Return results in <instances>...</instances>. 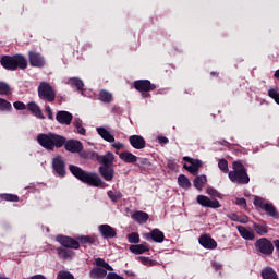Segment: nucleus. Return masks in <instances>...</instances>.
Returning <instances> with one entry per match:
<instances>
[{
    "label": "nucleus",
    "instance_id": "obj_1",
    "mask_svg": "<svg viewBox=\"0 0 279 279\" xmlns=\"http://www.w3.org/2000/svg\"><path fill=\"white\" fill-rule=\"evenodd\" d=\"M71 173L77 178V180H81V182H84L85 184H88L89 186H100V189H106L108 184L99 178V174L93 173V172H86L82 168L71 165L70 166Z\"/></svg>",
    "mask_w": 279,
    "mask_h": 279
},
{
    "label": "nucleus",
    "instance_id": "obj_2",
    "mask_svg": "<svg viewBox=\"0 0 279 279\" xmlns=\"http://www.w3.org/2000/svg\"><path fill=\"white\" fill-rule=\"evenodd\" d=\"M37 142L41 147H44V149L53 151L56 147L60 148L64 146V143H66V137L58 135L56 133H41L37 136Z\"/></svg>",
    "mask_w": 279,
    "mask_h": 279
},
{
    "label": "nucleus",
    "instance_id": "obj_3",
    "mask_svg": "<svg viewBox=\"0 0 279 279\" xmlns=\"http://www.w3.org/2000/svg\"><path fill=\"white\" fill-rule=\"evenodd\" d=\"M3 69L8 71H16L17 69L25 70L27 69V59L22 54H15L13 57L4 56L0 60Z\"/></svg>",
    "mask_w": 279,
    "mask_h": 279
},
{
    "label": "nucleus",
    "instance_id": "obj_4",
    "mask_svg": "<svg viewBox=\"0 0 279 279\" xmlns=\"http://www.w3.org/2000/svg\"><path fill=\"white\" fill-rule=\"evenodd\" d=\"M233 170L229 172V180L235 184H250V175H247V170L241 161H234Z\"/></svg>",
    "mask_w": 279,
    "mask_h": 279
},
{
    "label": "nucleus",
    "instance_id": "obj_5",
    "mask_svg": "<svg viewBox=\"0 0 279 279\" xmlns=\"http://www.w3.org/2000/svg\"><path fill=\"white\" fill-rule=\"evenodd\" d=\"M38 97L41 99V101L53 104L56 101V90L51 84L41 82L38 86Z\"/></svg>",
    "mask_w": 279,
    "mask_h": 279
},
{
    "label": "nucleus",
    "instance_id": "obj_6",
    "mask_svg": "<svg viewBox=\"0 0 279 279\" xmlns=\"http://www.w3.org/2000/svg\"><path fill=\"white\" fill-rule=\"evenodd\" d=\"M134 88L135 90H138L142 93V97L144 99H147V97H150V90H156V86L151 84L149 80H140L134 82Z\"/></svg>",
    "mask_w": 279,
    "mask_h": 279
},
{
    "label": "nucleus",
    "instance_id": "obj_7",
    "mask_svg": "<svg viewBox=\"0 0 279 279\" xmlns=\"http://www.w3.org/2000/svg\"><path fill=\"white\" fill-rule=\"evenodd\" d=\"M255 247L262 254H272L274 253V244L267 238H262L255 242Z\"/></svg>",
    "mask_w": 279,
    "mask_h": 279
},
{
    "label": "nucleus",
    "instance_id": "obj_8",
    "mask_svg": "<svg viewBox=\"0 0 279 279\" xmlns=\"http://www.w3.org/2000/svg\"><path fill=\"white\" fill-rule=\"evenodd\" d=\"M197 204L203 206L204 208H221V204L217 199H210L208 196L198 195L196 197Z\"/></svg>",
    "mask_w": 279,
    "mask_h": 279
},
{
    "label": "nucleus",
    "instance_id": "obj_9",
    "mask_svg": "<svg viewBox=\"0 0 279 279\" xmlns=\"http://www.w3.org/2000/svg\"><path fill=\"white\" fill-rule=\"evenodd\" d=\"M57 241L60 243V245H63V247H69L70 250H80V242L73 238L58 235Z\"/></svg>",
    "mask_w": 279,
    "mask_h": 279
},
{
    "label": "nucleus",
    "instance_id": "obj_10",
    "mask_svg": "<svg viewBox=\"0 0 279 279\" xmlns=\"http://www.w3.org/2000/svg\"><path fill=\"white\" fill-rule=\"evenodd\" d=\"M183 160L185 162H189V165H184V169L192 173V175H197V172L199 171V167H202V162L199 160H193L191 157H184Z\"/></svg>",
    "mask_w": 279,
    "mask_h": 279
},
{
    "label": "nucleus",
    "instance_id": "obj_11",
    "mask_svg": "<svg viewBox=\"0 0 279 279\" xmlns=\"http://www.w3.org/2000/svg\"><path fill=\"white\" fill-rule=\"evenodd\" d=\"M65 150L71 151V154H80L82 149H84V146L82 145V142L76 140H70L65 142L64 144Z\"/></svg>",
    "mask_w": 279,
    "mask_h": 279
},
{
    "label": "nucleus",
    "instance_id": "obj_12",
    "mask_svg": "<svg viewBox=\"0 0 279 279\" xmlns=\"http://www.w3.org/2000/svg\"><path fill=\"white\" fill-rule=\"evenodd\" d=\"M98 232L101 234L102 239H114V236H117V229L110 227V225H100Z\"/></svg>",
    "mask_w": 279,
    "mask_h": 279
},
{
    "label": "nucleus",
    "instance_id": "obj_13",
    "mask_svg": "<svg viewBox=\"0 0 279 279\" xmlns=\"http://www.w3.org/2000/svg\"><path fill=\"white\" fill-rule=\"evenodd\" d=\"M199 245L205 247V250H217V241L210 238L208 234L201 235L198 239Z\"/></svg>",
    "mask_w": 279,
    "mask_h": 279
},
{
    "label": "nucleus",
    "instance_id": "obj_14",
    "mask_svg": "<svg viewBox=\"0 0 279 279\" xmlns=\"http://www.w3.org/2000/svg\"><path fill=\"white\" fill-rule=\"evenodd\" d=\"M52 167L56 173H58V175H60L61 178H64V175H66V170L64 169V160L62 159V157L53 158Z\"/></svg>",
    "mask_w": 279,
    "mask_h": 279
},
{
    "label": "nucleus",
    "instance_id": "obj_15",
    "mask_svg": "<svg viewBox=\"0 0 279 279\" xmlns=\"http://www.w3.org/2000/svg\"><path fill=\"white\" fill-rule=\"evenodd\" d=\"M28 56H29L31 66H37V68L45 66V58H43L40 53L31 51Z\"/></svg>",
    "mask_w": 279,
    "mask_h": 279
},
{
    "label": "nucleus",
    "instance_id": "obj_16",
    "mask_svg": "<svg viewBox=\"0 0 279 279\" xmlns=\"http://www.w3.org/2000/svg\"><path fill=\"white\" fill-rule=\"evenodd\" d=\"M56 119L61 125H69L73 121V114L69 111H59Z\"/></svg>",
    "mask_w": 279,
    "mask_h": 279
},
{
    "label": "nucleus",
    "instance_id": "obj_17",
    "mask_svg": "<svg viewBox=\"0 0 279 279\" xmlns=\"http://www.w3.org/2000/svg\"><path fill=\"white\" fill-rule=\"evenodd\" d=\"M99 173L106 180V182H112L114 180V168L100 166Z\"/></svg>",
    "mask_w": 279,
    "mask_h": 279
},
{
    "label": "nucleus",
    "instance_id": "obj_18",
    "mask_svg": "<svg viewBox=\"0 0 279 279\" xmlns=\"http://www.w3.org/2000/svg\"><path fill=\"white\" fill-rule=\"evenodd\" d=\"M129 143L134 149H145V138L141 135H132L129 137Z\"/></svg>",
    "mask_w": 279,
    "mask_h": 279
},
{
    "label": "nucleus",
    "instance_id": "obj_19",
    "mask_svg": "<svg viewBox=\"0 0 279 279\" xmlns=\"http://www.w3.org/2000/svg\"><path fill=\"white\" fill-rule=\"evenodd\" d=\"M96 160H98L102 167H112L114 165V155L112 153H107L104 156H97Z\"/></svg>",
    "mask_w": 279,
    "mask_h": 279
},
{
    "label": "nucleus",
    "instance_id": "obj_20",
    "mask_svg": "<svg viewBox=\"0 0 279 279\" xmlns=\"http://www.w3.org/2000/svg\"><path fill=\"white\" fill-rule=\"evenodd\" d=\"M146 239H151L155 243H162L165 241V233L159 229H154L150 233L146 234Z\"/></svg>",
    "mask_w": 279,
    "mask_h": 279
},
{
    "label": "nucleus",
    "instance_id": "obj_21",
    "mask_svg": "<svg viewBox=\"0 0 279 279\" xmlns=\"http://www.w3.org/2000/svg\"><path fill=\"white\" fill-rule=\"evenodd\" d=\"M119 158H120V160H122V162H126L129 165H134L138 160V157H136V155H134L130 151L120 153Z\"/></svg>",
    "mask_w": 279,
    "mask_h": 279
},
{
    "label": "nucleus",
    "instance_id": "obj_22",
    "mask_svg": "<svg viewBox=\"0 0 279 279\" xmlns=\"http://www.w3.org/2000/svg\"><path fill=\"white\" fill-rule=\"evenodd\" d=\"M239 234L242 236V239H245V241H254V231L243 227V226H238L236 227Z\"/></svg>",
    "mask_w": 279,
    "mask_h": 279
},
{
    "label": "nucleus",
    "instance_id": "obj_23",
    "mask_svg": "<svg viewBox=\"0 0 279 279\" xmlns=\"http://www.w3.org/2000/svg\"><path fill=\"white\" fill-rule=\"evenodd\" d=\"M132 219H134V221L137 223H147V221H149V214L145 211H135L132 215Z\"/></svg>",
    "mask_w": 279,
    "mask_h": 279
},
{
    "label": "nucleus",
    "instance_id": "obj_24",
    "mask_svg": "<svg viewBox=\"0 0 279 279\" xmlns=\"http://www.w3.org/2000/svg\"><path fill=\"white\" fill-rule=\"evenodd\" d=\"M97 132L107 143H114V135L110 134L106 128H97Z\"/></svg>",
    "mask_w": 279,
    "mask_h": 279
},
{
    "label": "nucleus",
    "instance_id": "obj_25",
    "mask_svg": "<svg viewBox=\"0 0 279 279\" xmlns=\"http://www.w3.org/2000/svg\"><path fill=\"white\" fill-rule=\"evenodd\" d=\"M89 276L93 279H104L106 276H108V271L104 268L96 267L90 270Z\"/></svg>",
    "mask_w": 279,
    "mask_h": 279
},
{
    "label": "nucleus",
    "instance_id": "obj_26",
    "mask_svg": "<svg viewBox=\"0 0 279 279\" xmlns=\"http://www.w3.org/2000/svg\"><path fill=\"white\" fill-rule=\"evenodd\" d=\"M27 109L38 119H45V116L43 114L40 107L36 102H29L27 105Z\"/></svg>",
    "mask_w": 279,
    "mask_h": 279
},
{
    "label": "nucleus",
    "instance_id": "obj_27",
    "mask_svg": "<svg viewBox=\"0 0 279 279\" xmlns=\"http://www.w3.org/2000/svg\"><path fill=\"white\" fill-rule=\"evenodd\" d=\"M228 218L231 219V221H236L238 223H247V221H250V218L245 215L229 214Z\"/></svg>",
    "mask_w": 279,
    "mask_h": 279
},
{
    "label": "nucleus",
    "instance_id": "obj_28",
    "mask_svg": "<svg viewBox=\"0 0 279 279\" xmlns=\"http://www.w3.org/2000/svg\"><path fill=\"white\" fill-rule=\"evenodd\" d=\"M207 182L208 179L206 178V175H199L195 178L194 186L195 189H197V191H202V189H204V184H206Z\"/></svg>",
    "mask_w": 279,
    "mask_h": 279
},
{
    "label": "nucleus",
    "instance_id": "obj_29",
    "mask_svg": "<svg viewBox=\"0 0 279 279\" xmlns=\"http://www.w3.org/2000/svg\"><path fill=\"white\" fill-rule=\"evenodd\" d=\"M130 251L132 252V254H145V252H149V247L143 244H137V245H131Z\"/></svg>",
    "mask_w": 279,
    "mask_h": 279
},
{
    "label": "nucleus",
    "instance_id": "obj_30",
    "mask_svg": "<svg viewBox=\"0 0 279 279\" xmlns=\"http://www.w3.org/2000/svg\"><path fill=\"white\" fill-rule=\"evenodd\" d=\"M99 100L102 101V104H110L112 101V94L106 89H102L99 93Z\"/></svg>",
    "mask_w": 279,
    "mask_h": 279
},
{
    "label": "nucleus",
    "instance_id": "obj_31",
    "mask_svg": "<svg viewBox=\"0 0 279 279\" xmlns=\"http://www.w3.org/2000/svg\"><path fill=\"white\" fill-rule=\"evenodd\" d=\"M263 279H278V274H276L272 268L267 267L262 271Z\"/></svg>",
    "mask_w": 279,
    "mask_h": 279
},
{
    "label": "nucleus",
    "instance_id": "obj_32",
    "mask_svg": "<svg viewBox=\"0 0 279 279\" xmlns=\"http://www.w3.org/2000/svg\"><path fill=\"white\" fill-rule=\"evenodd\" d=\"M68 84L70 86H74V88H77V90H84V82L77 77L70 78Z\"/></svg>",
    "mask_w": 279,
    "mask_h": 279
},
{
    "label": "nucleus",
    "instance_id": "obj_33",
    "mask_svg": "<svg viewBox=\"0 0 279 279\" xmlns=\"http://www.w3.org/2000/svg\"><path fill=\"white\" fill-rule=\"evenodd\" d=\"M0 112H12V102L0 97Z\"/></svg>",
    "mask_w": 279,
    "mask_h": 279
},
{
    "label": "nucleus",
    "instance_id": "obj_34",
    "mask_svg": "<svg viewBox=\"0 0 279 279\" xmlns=\"http://www.w3.org/2000/svg\"><path fill=\"white\" fill-rule=\"evenodd\" d=\"M264 210L267 213V215L274 217V219H278V211L276 210L274 204L267 203V205L264 207Z\"/></svg>",
    "mask_w": 279,
    "mask_h": 279
},
{
    "label": "nucleus",
    "instance_id": "obj_35",
    "mask_svg": "<svg viewBox=\"0 0 279 279\" xmlns=\"http://www.w3.org/2000/svg\"><path fill=\"white\" fill-rule=\"evenodd\" d=\"M178 183L182 189H191V181L184 174L179 175Z\"/></svg>",
    "mask_w": 279,
    "mask_h": 279
},
{
    "label": "nucleus",
    "instance_id": "obj_36",
    "mask_svg": "<svg viewBox=\"0 0 279 279\" xmlns=\"http://www.w3.org/2000/svg\"><path fill=\"white\" fill-rule=\"evenodd\" d=\"M0 95H4L5 97L12 95V89L8 83L0 82Z\"/></svg>",
    "mask_w": 279,
    "mask_h": 279
},
{
    "label": "nucleus",
    "instance_id": "obj_37",
    "mask_svg": "<svg viewBox=\"0 0 279 279\" xmlns=\"http://www.w3.org/2000/svg\"><path fill=\"white\" fill-rule=\"evenodd\" d=\"M109 199H111V202H119V199H121V197H123V194L120 191H108L107 193Z\"/></svg>",
    "mask_w": 279,
    "mask_h": 279
},
{
    "label": "nucleus",
    "instance_id": "obj_38",
    "mask_svg": "<svg viewBox=\"0 0 279 279\" xmlns=\"http://www.w3.org/2000/svg\"><path fill=\"white\" fill-rule=\"evenodd\" d=\"M57 252H58L59 258H62L63 260H66V258H71V256H73V252L66 248H58Z\"/></svg>",
    "mask_w": 279,
    "mask_h": 279
},
{
    "label": "nucleus",
    "instance_id": "obj_39",
    "mask_svg": "<svg viewBox=\"0 0 279 279\" xmlns=\"http://www.w3.org/2000/svg\"><path fill=\"white\" fill-rule=\"evenodd\" d=\"M96 265L97 267H102V269H105L106 271H113L112 266H110L106 260L101 258L96 259Z\"/></svg>",
    "mask_w": 279,
    "mask_h": 279
},
{
    "label": "nucleus",
    "instance_id": "obj_40",
    "mask_svg": "<svg viewBox=\"0 0 279 279\" xmlns=\"http://www.w3.org/2000/svg\"><path fill=\"white\" fill-rule=\"evenodd\" d=\"M78 241L82 245H90L95 243V236H90V235L81 236L78 238Z\"/></svg>",
    "mask_w": 279,
    "mask_h": 279
},
{
    "label": "nucleus",
    "instance_id": "obj_41",
    "mask_svg": "<svg viewBox=\"0 0 279 279\" xmlns=\"http://www.w3.org/2000/svg\"><path fill=\"white\" fill-rule=\"evenodd\" d=\"M253 204L254 206H256V208H260L262 210H264L265 206L268 203L265 202V198L256 196Z\"/></svg>",
    "mask_w": 279,
    "mask_h": 279
},
{
    "label": "nucleus",
    "instance_id": "obj_42",
    "mask_svg": "<svg viewBox=\"0 0 279 279\" xmlns=\"http://www.w3.org/2000/svg\"><path fill=\"white\" fill-rule=\"evenodd\" d=\"M0 199L4 202H19V196L14 194H0Z\"/></svg>",
    "mask_w": 279,
    "mask_h": 279
},
{
    "label": "nucleus",
    "instance_id": "obj_43",
    "mask_svg": "<svg viewBox=\"0 0 279 279\" xmlns=\"http://www.w3.org/2000/svg\"><path fill=\"white\" fill-rule=\"evenodd\" d=\"M57 279H75V277L66 270H60L57 275Z\"/></svg>",
    "mask_w": 279,
    "mask_h": 279
},
{
    "label": "nucleus",
    "instance_id": "obj_44",
    "mask_svg": "<svg viewBox=\"0 0 279 279\" xmlns=\"http://www.w3.org/2000/svg\"><path fill=\"white\" fill-rule=\"evenodd\" d=\"M253 228L257 234H267V226L254 223Z\"/></svg>",
    "mask_w": 279,
    "mask_h": 279
},
{
    "label": "nucleus",
    "instance_id": "obj_45",
    "mask_svg": "<svg viewBox=\"0 0 279 279\" xmlns=\"http://www.w3.org/2000/svg\"><path fill=\"white\" fill-rule=\"evenodd\" d=\"M128 241L129 243H141V235L136 232H132L128 234Z\"/></svg>",
    "mask_w": 279,
    "mask_h": 279
},
{
    "label": "nucleus",
    "instance_id": "obj_46",
    "mask_svg": "<svg viewBox=\"0 0 279 279\" xmlns=\"http://www.w3.org/2000/svg\"><path fill=\"white\" fill-rule=\"evenodd\" d=\"M218 167H219V169H220V171H221L222 173H228V171H229V168H228V160H226V159H220V160L218 161Z\"/></svg>",
    "mask_w": 279,
    "mask_h": 279
},
{
    "label": "nucleus",
    "instance_id": "obj_47",
    "mask_svg": "<svg viewBox=\"0 0 279 279\" xmlns=\"http://www.w3.org/2000/svg\"><path fill=\"white\" fill-rule=\"evenodd\" d=\"M207 195H211V197H218V199H221V193H219L215 187H208L206 190Z\"/></svg>",
    "mask_w": 279,
    "mask_h": 279
},
{
    "label": "nucleus",
    "instance_id": "obj_48",
    "mask_svg": "<svg viewBox=\"0 0 279 279\" xmlns=\"http://www.w3.org/2000/svg\"><path fill=\"white\" fill-rule=\"evenodd\" d=\"M268 96L276 101L279 106V93L276 89H269L268 90Z\"/></svg>",
    "mask_w": 279,
    "mask_h": 279
},
{
    "label": "nucleus",
    "instance_id": "obj_49",
    "mask_svg": "<svg viewBox=\"0 0 279 279\" xmlns=\"http://www.w3.org/2000/svg\"><path fill=\"white\" fill-rule=\"evenodd\" d=\"M81 156H82V158L95 160V158L97 159L98 155L95 151H88V153H82Z\"/></svg>",
    "mask_w": 279,
    "mask_h": 279
},
{
    "label": "nucleus",
    "instance_id": "obj_50",
    "mask_svg": "<svg viewBox=\"0 0 279 279\" xmlns=\"http://www.w3.org/2000/svg\"><path fill=\"white\" fill-rule=\"evenodd\" d=\"M234 204L241 208H247V202L245 198H235Z\"/></svg>",
    "mask_w": 279,
    "mask_h": 279
},
{
    "label": "nucleus",
    "instance_id": "obj_51",
    "mask_svg": "<svg viewBox=\"0 0 279 279\" xmlns=\"http://www.w3.org/2000/svg\"><path fill=\"white\" fill-rule=\"evenodd\" d=\"M13 107L15 108V110H25L27 108L25 104L21 101H15L13 104Z\"/></svg>",
    "mask_w": 279,
    "mask_h": 279
},
{
    "label": "nucleus",
    "instance_id": "obj_52",
    "mask_svg": "<svg viewBox=\"0 0 279 279\" xmlns=\"http://www.w3.org/2000/svg\"><path fill=\"white\" fill-rule=\"evenodd\" d=\"M113 144H112V147L114 148V149H117L118 151H119V149H123V147H125L124 145H123V143H121V142H112Z\"/></svg>",
    "mask_w": 279,
    "mask_h": 279
},
{
    "label": "nucleus",
    "instance_id": "obj_53",
    "mask_svg": "<svg viewBox=\"0 0 279 279\" xmlns=\"http://www.w3.org/2000/svg\"><path fill=\"white\" fill-rule=\"evenodd\" d=\"M107 279H123V277L119 276L118 274L116 272H109L107 275Z\"/></svg>",
    "mask_w": 279,
    "mask_h": 279
},
{
    "label": "nucleus",
    "instance_id": "obj_54",
    "mask_svg": "<svg viewBox=\"0 0 279 279\" xmlns=\"http://www.w3.org/2000/svg\"><path fill=\"white\" fill-rule=\"evenodd\" d=\"M45 109H46V112L48 114V119L52 120L53 119V112L51 111V107L46 106Z\"/></svg>",
    "mask_w": 279,
    "mask_h": 279
},
{
    "label": "nucleus",
    "instance_id": "obj_55",
    "mask_svg": "<svg viewBox=\"0 0 279 279\" xmlns=\"http://www.w3.org/2000/svg\"><path fill=\"white\" fill-rule=\"evenodd\" d=\"M74 128H81L82 126V120L80 118H75L73 121Z\"/></svg>",
    "mask_w": 279,
    "mask_h": 279
},
{
    "label": "nucleus",
    "instance_id": "obj_56",
    "mask_svg": "<svg viewBox=\"0 0 279 279\" xmlns=\"http://www.w3.org/2000/svg\"><path fill=\"white\" fill-rule=\"evenodd\" d=\"M76 130L78 134H82V136H86V129H84V126H76Z\"/></svg>",
    "mask_w": 279,
    "mask_h": 279
},
{
    "label": "nucleus",
    "instance_id": "obj_57",
    "mask_svg": "<svg viewBox=\"0 0 279 279\" xmlns=\"http://www.w3.org/2000/svg\"><path fill=\"white\" fill-rule=\"evenodd\" d=\"M159 143L167 145V143H169V138L165 137V136H159L158 137Z\"/></svg>",
    "mask_w": 279,
    "mask_h": 279
},
{
    "label": "nucleus",
    "instance_id": "obj_58",
    "mask_svg": "<svg viewBox=\"0 0 279 279\" xmlns=\"http://www.w3.org/2000/svg\"><path fill=\"white\" fill-rule=\"evenodd\" d=\"M140 260H142V263H149L150 259H149V257L141 256Z\"/></svg>",
    "mask_w": 279,
    "mask_h": 279
},
{
    "label": "nucleus",
    "instance_id": "obj_59",
    "mask_svg": "<svg viewBox=\"0 0 279 279\" xmlns=\"http://www.w3.org/2000/svg\"><path fill=\"white\" fill-rule=\"evenodd\" d=\"M275 247L278 250V252H279V240H276L275 242Z\"/></svg>",
    "mask_w": 279,
    "mask_h": 279
},
{
    "label": "nucleus",
    "instance_id": "obj_60",
    "mask_svg": "<svg viewBox=\"0 0 279 279\" xmlns=\"http://www.w3.org/2000/svg\"><path fill=\"white\" fill-rule=\"evenodd\" d=\"M275 77L279 80V69L275 72Z\"/></svg>",
    "mask_w": 279,
    "mask_h": 279
}]
</instances>
